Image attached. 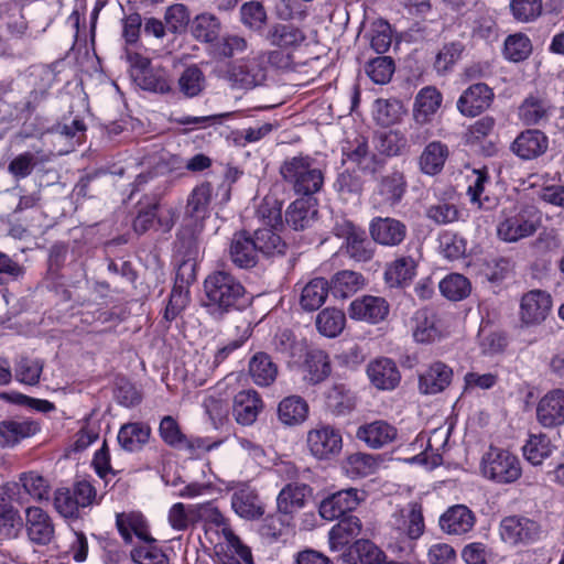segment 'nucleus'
Segmentation results:
<instances>
[{"instance_id": "f257e3e1", "label": "nucleus", "mask_w": 564, "mask_h": 564, "mask_svg": "<svg viewBox=\"0 0 564 564\" xmlns=\"http://www.w3.org/2000/svg\"><path fill=\"white\" fill-rule=\"evenodd\" d=\"M204 307L215 318L238 308L245 300L243 285L229 272L219 270L210 273L204 282Z\"/></svg>"}, {"instance_id": "f03ea898", "label": "nucleus", "mask_w": 564, "mask_h": 564, "mask_svg": "<svg viewBox=\"0 0 564 564\" xmlns=\"http://www.w3.org/2000/svg\"><path fill=\"white\" fill-rule=\"evenodd\" d=\"M542 225V214L534 206L503 208L496 225L497 237L513 243L533 236Z\"/></svg>"}, {"instance_id": "7ed1b4c3", "label": "nucleus", "mask_w": 564, "mask_h": 564, "mask_svg": "<svg viewBox=\"0 0 564 564\" xmlns=\"http://www.w3.org/2000/svg\"><path fill=\"white\" fill-rule=\"evenodd\" d=\"M280 173L295 193L305 196L317 193L324 183V174L319 163L308 155H299L285 160L280 167Z\"/></svg>"}, {"instance_id": "20e7f679", "label": "nucleus", "mask_w": 564, "mask_h": 564, "mask_svg": "<svg viewBox=\"0 0 564 564\" xmlns=\"http://www.w3.org/2000/svg\"><path fill=\"white\" fill-rule=\"evenodd\" d=\"M479 471L494 484L509 485L521 477L522 467L519 457L510 451L490 446L481 456Z\"/></svg>"}, {"instance_id": "39448f33", "label": "nucleus", "mask_w": 564, "mask_h": 564, "mask_svg": "<svg viewBox=\"0 0 564 564\" xmlns=\"http://www.w3.org/2000/svg\"><path fill=\"white\" fill-rule=\"evenodd\" d=\"M289 365L300 371L312 384L324 381L330 373L327 354L318 348H308L304 341H293L289 349Z\"/></svg>"}, {"instance_id": "423d86ee", "label": "nucleus", "mask_w": 564, "mask_h": 564, "mask_svg": "<svg viewBox=\"0 0 564 564\" xmlns=\"http://www.w3.org/2000/svg\"><path fill=\"white\" fill-rule=\"evenodd\" d=\"M192 512L195 513L196 521H204L219 530L221 539L218 544L219 549H224L225 544L229 551L238 554L247 564L252 563L251 550L234 533L224 514L213 502L193 505Z\"/></svg>"}, {"instance_id": "0eeeda50", "label": "nucleus", "mask_w": 564, "mask_h": 564, "mask_svg": "<svg viewBox=\"0 0 564 564\" xmlns=\"http://www.w3.org/2000/svg\"><path fill=\"white\" fill-rule=\"evenodd\" d=\"M12 503L22 506L28 500L18 484L8 482L0 492V540L15 539L21 531L22 521Z\"/></svg>"}, {"instance_id": "6e6552de", "label": "nucleus", "mask_w": 564, "mask_h": 564, "mask_svg": "<svg viewBox=\"0 0 564 564\" xmlns=\"http://www.w3.org/2000/svg\"><path fill=\"white\" fill-rule=\"evenodd\" d=\"M333 231L335 236L345 240L340 249H345L350 258L359 262H366L372 258L373 250L364 229L341 217L336 219Z\"/></svg>"}, {"instance_id": "1a4fd4ad", "label": "nucleus", "mask_w": 564, "mask_h": 564, "mask_svg": "<svg viewBox=\"0 0 564 564\" xmlns=\"http://www.w3.org/2000/svg\"><path fill=\"white\" fill-rule=\"evenodd\" d=\"M174 224L171 208L164 209L155 196H145L139 200L137 216L133 220V229L143 234L158 225L163 231H167Z\"/></svg>"}, {"instance_id": "9d476101", "label": "nucleus", "mask_w": 564, "mask_h": 564, "mask_svg": "<svg viewBox=\"0 0 564 564\" xmlns=\"http://www.w3.org/2000/svg\"><path fill=\"white\" fill-rule=\"evenodd\" d=\"M541 534V525L523 516L506 517L499 524L500 539L511 546L533 543L540 539Z\"/></svg>"}, {"instance_id": "9b49d317", "label": "nucleus", "mask_w": 564, "mask_h": 564, "mask_svg": "<svg viewBox=\"0 0 564 564\" xmlns=\"http://www.w3.org/2000/svg\"><path fill=\"white\" fill-rule=\"evenodd\" d=\"M226 489L232 491L231 509L238 517L256 520L263 516L264 505L257 490L248 482L230 481Z\"/></svg>"}, {"instance_id": "f8f14e48", "label": "nucleus", "mask_w": 564, "mask_h": 564, "mask_svg": "<svg viewBox=\"0 0 564 564\" xmlns=\"http://www.w3.org/2000/svg\"><path fill=\"white\" fill-rule=\"evenodd\" d=\"M306 442L311 454L318 459H330L343 448L340 432L330 425H318L308 431Z\"/></svg>"}, {"instance_id": "ddd939ff", "label": "nucleus", "mask_w": 564, "mask_h": 564, "mask_svg": "<svg viewBox=\"0 0 564 564\" xmlns=\"http://www.w3.org/2000/svg\"><path fill=\"white\" fill-rule=\"evenodd\" d=\"M364 499L365 492L356 488L339 490L321 501L318 513L321 518L333 521L355 510Z\"/></svg>"}, {"instance_id": "4468645a", "label": "nucleus", "mask_w": 564, "mask_h": 564, "mask_svg": "<svg viewBox=\"0 0 564 564\" xmlns=\"http://www.w3.org/2000/svg\"><path fill=\"white\" fill-rule=\"evenodd\" d=\"M551 308V295L545 291L533 290L522 296L519 317L525 326L539 325L546 319Z\"/></svg>"}, {"instance_id": "2eb2a0df", "label": "nucleus", "mask_w": 564, "mask_h": 564, "mask_svg": "<svg viewBox=\"0 0 564 564\" xmlns=\"http://www.w3.org/2000/svg\"><path fill=\"white\" fill-rule=\"evenodd\" d=\"M24 527L32 544L48 545L54 540V523L47 512L39 507L25 509Z\"/></svg>"}, {"instance_id": "dca6fc26", "label": "nucleus", "mask_w": 564, "mask_h": 564, "mask_svg": "<svg viewBox=\"0 0 564 564\" xmlns=\"http://www.w3.org/2000/svg\"><path fill=\"white\" fill-rule=\"evenodd\" d=\"M390 312V305L384 297L364 295L354 300L348 308L352 319L378 324L384 321Z\"/></svg>"}, {"instance_id": "f3484780", "label": "nucleus", "mask_w": 564, "mask_h": 564, "mask_svg": "<svg viewBox=\"0 0 564 564\" xmlns=\"http://www.w3.org/2000/svg\"><path fill=\"white\" fill-rule=\"evenodd\" d=\"M451 435V427L440 426L434 429L429 436L419 435L415 443H420V446L426 445L425 451L413 457V462L424 464L430 468L437 467L442 464V452L447 445Z\"/></svg>"}, {"instance_id": "a211bd4d", "label": "nucleus", "mask_w": 564, "mask_h": 564, "mask_svg": "<svg viewBox=\"0 0 564 564\" xmlns=\"http://www.w3.org/2000/svg\"><path fill=\"white\" fill-rule=\"evenodd\" d=\"M372 240L384 247H397L406 237L408 228L401 220L392 217H375L369 224Z\"/></svg>"}, {"instance_id": "6ab92c4d", "label": "nucleus", "mask_w": 564, "mask_h": 564, "mask_svg": "<svg viewBox=\"0 0 564 564\" xmlns=\"http://www.w3.org/2000/svg\"><path fill=\"white\" fill-rule=\"evenodd\" d=\"M536 419L544 427L564 424L563 389H553L540 399L536 405Z\"/></svg>"}, {"instance_id": "aec40b11", "label": "nucleus", "mask_w": 564, "mask_h": 564, "mask_svg": "<svg viewBox=\"0 0 564 564\" xmlns=\"http://www.w3.org/2000/svg\"><path fill=\"white\" fill-rule=\"evenodd\" d=\"M425 530L422 505L412 501L400 510L395 519V531L404 540H417Z\"/></svg>"}, {"instance_id": "412c9836", "label": "nucleus", "mask_w": 564, "mask_h": 564, "mask_svg": "<svg viewBox=\"0 0 564 564\" xmlns=\"http://www.w3.org/2000/svg\"><path fill=\"white\" fill-rule=\"evenodd\" d=\"M476 523L474 512L465 505H455L441 514L438 525L449 535H463L473 530Z\"/></svg>"}, {"instance_id": "4be33fe9", "label": "nucleus", "mask_w": 564, "mask_h": 564, "mask_svg": "<svg viewBox=\"0 0 564 564\" xmlns=\"http://www.w3.org/2000/svg\"><path fill=\"white\" fill-rule=\"evenodd\" d=\"M341 564H400L369 540H357L341 556Z\"/></svg>"}, {"instance_id": "5701e85b", "label": "nucleus", "mask_w": 564, "mask_h": 564, "mask_svg": "<svg viewBox=\"0 0 564 564\" xmlns=\"http://www.w3.org/2000/svg\"><path fill=\"white\" fill-rule=\"evenodd\" d=\"M40 424L31 419H10L0 422V444L13 447L40 432Z\"/></svg>"}, {"instance_id": "b1692460", "label": "nucleus", "mask_w": 564, "mask_h": 564, "mask_svg": "<svg viewBox=\"0 0 564 564\" xmlns=\"http://www.w3.org/2000/svg\"><path fill=\"white\" fill-rule=\"evenodd\" d=\"M452 379V368L435 361L419 375V390L423 394H437L451 384Z\"/></svg>"}, {"instance_id": "393cba45", "label": "nucleus", "mask_w": 564, "mask_h": 564, "mask_svg": "<svg viewBox=\"0 0 564 564\" xmlns=\"http://www.w3.org/2000/svg\"><path fill=\"white\" fill-rule=\"evenodd\" d=\"M494 98L491 88L482 83L468 87L457 101L459 111L469 117H475L486 110Z\"/></svg>"}, {"instance_id": "a878e982", "label": "nucleus", "mask_w": 564, "mask_h": 564, "mask_svg": "<svg viewBox=\"0 0 564 564\" xmlns=\"http://www.w3.org/2000/svg\"><path fill=\"white\" fill-rule=\"evenodd\" d=\"M397 429L387 421L377 420L365 423L357 429L356 437L370 448H381L397 437Z\"/></svg>"}, {"instance_id": "bb28decb", "label": "nucleus", "mask_w": 564, "mask_h": 564, "mask_svg": "<svg viewBox=\"0 0 564 564\" xmlns=\"http://www.w3.org/2000/svg\"><path fill=\"white\" fill-rule=\"evenodd\" d=\"M367 375L371 383L379 390H392L401 380L395 362L384 357L371 361L367 366Z\"/></svg>"}, {"instance_id": "cd10ccee", "label": "nucleus", "mask_w": 564, "mask_h": 564, "mask_svg": "<svg viewBox=\"0 0 564 564\" xmlns=\"http://www.w3.org/2000/svg\"><path fill=\"white\" fill-rule=\"evenodd\" d=\"M263 402L254 390H242L235 395L232 414L238 424H253L262 411Z\"/></svg>"}, {"instance_id": "c85d7f7f", "label": "nucleus", "mask_w": 564, "mask_h": 564, "mask_svg": "<svg viewBox=\"0 0 564 564\" xmlns=\"http://www.w3.org/2000/svg\"><path fill=\"white\" fill-rule=\"evenodd\" d=\"M265 66L260 56L242 59L230 69V78L242 88H252L265 79Z\"/></svg>"}, {"instance_id": "c756f323", "label": "nucleus", "mask_w": 564, "mask_h": 564, "mask_svg": "<svg viewBox=\"0 0 564 564\" xmlns=\"http://www.w3.org/2000/svg\"><path fill=\"white\" fill-rule=\"evenodd\" d=\"M443 101L442 94L433 86H426L419 90L413 107V118L419 124L432 121Z\"/></svg>"}, {"instance_id": "7c9ffc66", "label": "nucleus", "mask_w": 564, "mask_h": 564, "mask_svg": "<svg viewBox=\"0 0 564 564\" xmlns=\"http://www.w3.org/2000/svg\"><path fill=\"white\" fill-rule=\"evenodd\" d=\"M267 40L280 48L296 50L305 43L306 34L293 23H274L268 30Z\"/></svg>"}, {"instance_id": "2f4dec72", "label": "nucleus", "mask_w": 564, "mask_h": 564, "mask_svg": "<svg viewBox=\"0 0 564 564\" xmlns=\"http://www.w3.org/2000/svg\"><path fill=\"white\" fill-rule=\"evenodd\" d=\"M549 147L547 137L540 130H525L513 141L512 151L523 160L542 155Z\"/></svg>"}, {"instance_id": "473e14b6", "label": "nucleus", "mask_w": 564, "mask_h": 564, "mask_svg": "<svg viewBox=\"0 0 564 564\" xmlns=\"http://www.w3.org/2000/svg\"><path fill=\"white\" fill-rule=\"evenodd\" d=\"M151 427L144 422H128L118 432L119 446L129 453L141 451L149 442Z\"/></svg>"}, {"instance_id": "72a5a7b5", "label": "nucleus", "mask_w": 564, "mask_h": 564, "mask_svg": "<svg viewBox=\"0 0 564 564\" xmlns=\"http://www.w3.org/2000/svg\"><path fill=\"white\" fill-rule=\"evenodd\" d=\"M116 524L120 535L127 543H132L134 539L139 543L151 535L148 522L140 512L117 513Z\"/></svg>"}, {"instance_id": "f704fd0d", "label": "nucleus", "mask_w": 564, "mask_h": 564, "mask_svg": "<svg viewBox=\"0 0 564 564\" xmlns=\"http://www.w3.org/2000/svg\"><path fill=\"white\" fill-rule=\"evenodd\" d=\"M268 218V225L270 227L256 230L253 238L254 243H257L259 251L264 254L283 253L285 243L282 241L281 237L273 231V227L281 221L280 209L272 212Z\"/></svg>"}, {"instance_id": "c9c22d12", "label": "nucleus", "mask_w": 564, "mask_h": 564, "mask_svg": "<svg viewBox=\"0 0 564 564\" xmlns=\"http://www.w3.org/2000/svg\"><path fill=\"white\" fill-rule=\"evenodd\" d=\"M417 263L411 256L390 262L384 271V281L390 288L408 285L416 275Z\"/></svg>"}, {"instance_id": "e433bc0d", "label": "nucleus", "mask_w": 564, "mask_h": 564, "mask_svg": "<svg viewBox=\"0 0 564 564\" xmlns=\"http://www.w3.org/2000/svg\"><path fill=\"white\" fill-rule=\"evenodd\" d=\"M361 532V522L355 516L341 519L328 532V545L332 552L344 549L352 539Z\"/></svg>"}, {"instance_id": "4c0bfd02", "label": "nucleus", "mask_w": 564, "mask_h": 564, "mask_svg": "<svg viewBox=\"0 0 564 564\" xmlns=\"http://www.w3.org/2000/svg\"><path fill=\"white\" fill-rule=\"evenodd\" d=\"M259 249L254 239L246 234H236L231 240L229 254L231 261L239 268H251L257 263Z\"/></svg>"}, {"instance_id": "58836bf2", "label": "nucleus", "mask_w": 564, "mask_h": 564, "mask_svg": "<svg viewBox=\"0 0 564 564\" xmlns=\"http://www.w3.org/2000/svg\"><path fill=\"white\" fill-rule=\"evenodd\" d=\"M404 192L405 181L403 175L399 172H393L382 177L373 195V199L378 204L392 206L402 198Z\"/></svg>"}, {"instance_id": "ea45409f", "label": "nucleus", "mask_w": 564, "mask_h": 564, "mask_svg": "<svg viewBox=\"0 0 564 564\" xmlns=\"http://www.w3.org/2000/svg\"><path fill=\"white\" fill-rule=\"evenodd\" d=\"M317 214V209L312 198H299L294 200L286 209V223L295 230H302L311 226Z\"/></svg>"}, {"instance_id": "a19ab883", "label": "nucleus", "mask_w": 564, "mask_h": 564, "mask_svg": "<svg viewBox=\"0 0 564 564\" xmlns=\"http://www.w3.org/2000/svg\"><path fill=\"white\" fill-rule=\"evenodd\" d=\"M308 415V404L299 395L284 398L278 406L279 420L289 426L303 423Z\"/></svg>"}, {"instance_id": "79ce46f5", "label": "nucleus", "mask_w": 564, "mask_h": 564, "mask_svg": "<svg viewBox=\"0 0 564 564\" xmlns=\"http://www.w3.org/2000/svg\"><path fill=\"white\" fill-rule=\"evenodd\" d=\"M448 154L446 144L440 141L430 142L420 156L421 171L427 175H436L444 167Z\"/></svg>"}, {"instance_id": "37998d69", "label": "nucleus", "mask_w": 564, "mask_h": 564, "mask_svg": "<svg viewBox=\"0 0 564 564\" xmlns=\"http://www.w3.org/2000/svg\"><path fill=\"white\" fill-rule=\"evenodd\" d=\"M249 373L259 387H269L278 376V367L264 352L256 354L249 361Z\"/></svg>"}, {"instance_id": "c03bdc74", "label": "nucleus", "mask_w": 564, "mask_h": 564, "mask_svg": "<svg viewBox=\"0 0 564 564\" xmlns=\"http://www.w3.org/2000/svg\"><path fill=\"white\" fill-rule=\"evenodd\" d=\"M329 284L323 278H315L307 282L301 292L300 304L305 311L319 308L327 299Z\"/></svg>"}, {"instance_id": "a18cd8bd", "label": "nucleus", "mask_w": 564, "mask_h": 564, "mask_svg": "<svg viewBox=\"0 0 564 564\" xmlns=\"http://www.w3.org/2000/svg\"><path fill=\"white\" fill-rule=\"evenodd\" d=\"M404 113V106L398 99L380 98L373 102V119L378 124L382 127H389L399 123Z\"/></svg>"}, {"instance_id": "49530a36", "label": "nucleus", "mask_w": 564, "mask_h": 564, "mask_svg": "<svg viewBox=\"0 0 564 564\" xmlns=\"http://www.w3.org/2000/svg\"><path fill=\"white\" fill-rule=\"evenodd\" d=\"M365 284L366 280L362 274L343 270L333 276L329 289L335 296L345 299L361 290Z\"/></svg>"}, {"instance_id": "de8ad7c7", "label": "nucleus", "mask_w": 564, "mask_h": 564, "mask_svg": "<svg viewBox=\"0 0 564 564\" xmlns=\"http://www.w3.org/2000/svg\"><path fill=\"white\" fill-rule=\"evenodd\" d=\"M308 487L300 484L286 485L278 495V510L284 514L293 513L305 505Z\"/></svg>"}, {"instance_id": "09e8293b", "label": "nucleus", "mask_w": 564, "mask_h": 564, "mask_svg": "<svg viewBox=\"0 0 564 564\" xmlns=\"http://www.w3.org/2000/svg\"><path fill=\"white\" fill-rule=\"evenodd\" d=\"M551 112L549 100L540 96L527 97L519 107V117L525 124H536L546 120Z\"/></svg>"}, {"instance_id": "8fccbe9b", "label": "nucleus", "mask_w": 564, "mask_h": 564, "mask_svg": "<svg viewBox=\"0 0 564 564\" xmlns=\"http://www.w3.org/2000/svg\"><path fill=\"white\" fill-rule=\"evenodd\" d=\"M131 557L137 564H169V557L150 535L131 550Z\"/></svg>"}, {"instance_id": "3c124183", "label": "nucleus", "mask_w": 564, "mask_h": 564, "mask_svg": "<svg viewBox=\"0 0 564 564\" xmlns=\"http://www.w3.org/2000/svg\"><path fill=\"white\" fill-rule=\"evenodd\" d=\"M413 337L415 341L427 344L440 337L435 315L427 310H420L413 317Z\"/></svg>"}, {"instance_id": "603ef678", "label": "nucleus", "mask_w": 564, "mask_h": 564, "mask_svg": "<svg viewBox=\"0 0 564 564\" xmlns=\"http://www.w3.org/2000/svg\"><path fill=\"white\" fill-rule=\"evenodd\" d=\"M17 484L20 486L21 494L25 496L28 501V497L36 501H44L50 499L48 481L35 471L22 474L20 477V482Z\"/></svg>"}, {"instance_id": "864d4df0", "label": "nucleus", "mask_w": 564, "mask_h": 564, "mask_svg": "<svg viewBox=\"0 0 564 564\" xmlns=\"http://www.w3.org/2000/svg\"><path fill=\"white\" fill-rule=\"evenodd\" d=\"M212 186L209 183L197 185L188 196L186 214L195 219H203L208 215L212 202Z\"/></svg>"}, {"instance_id": "5fc2aeb1", "label": "nucleus", "mask_w": 564, "mask_h": 564, "mask_svg": "<svg viewBox=\"0 0 564 564\" xmlns=\"http://www.w3.org/2000/svg\"><path fill=\"white\" fill-rule=\"evenodd\" d=\"M551 440L543 434L532 435L524 444L522 451L524 458L532 465H541L554 451Z\"/></svg>"}, {"instance_id": "6e6d98bb", "label": "nucleus", "mask_w": 564, "mask_h": 564, "mask_svg": "<svg viewBox=\"0 0 564 564\" xmlns=\"http://www.w3.org/2000/svg\"><path fill=\"white\" fill-rule=\"evenodd\" d=\"M346 316L340 310L325 308L316 316V328L325 337L334 338L345 328Z\"/></svg>"}, {"instance_id": "4d7b16f0", "label": "nucleus", "mask_w": 564, "mask_h": 564, "mask_svg": "<svg viewBox=\"0 0 564 564\" xmlns=\"http://www.w3.org/2000/svg\"><path fill=\"white\" fill-rule=\"evenodd\" d=\"M378 467L379 460L366 453H355L344 464L345 473L350 478L367 477L375 474Z\"/></svg>"}, {"instance_id": "13d9d810", "label": "nucleus", "mask_w": 564, "mask_h": 564, "mask_svg": "<svg viewBox=\"0 0 564 564\" xmlns=\"http://www.w3.org/2000/svg\"><path fill=\"white\" fill-rule=\"evenodd\" d=\"M441 293L451 301H462L470 294L469 280L459 273H452L440 282Z\"/></svg>"}, {"instance_id": "bf43d9fd", "label": "nucleus", "mask_w": 564, "mask_h": 564, "mask_svg": "<svg viewBox=\"0 0 564 564\" xmlns=\"http://www.w3.org/2000/svg\"><path fill=\"white\" fill-rule=\"evenodd\" d=\"M3 28L11 35H20L25 31L26 21L19 3H9L0 9V29Z\"/></svg>"}, {"instance_id": "052dcab7", "label": "nucleus", "mask_w": 564, "mask_h": 564, "mask_svg": "<svg viewBox=\"0 0 564 564\" xmlns=\"http://www.w3.org/2000/svg\"><path fill=\"white\" fill-rule=\"evenodd\" d=\"M191 29L198 41L213 42L220 32V22L214 14L202 13L193 20Z\"/></svg>"}, {"instance_id": "680f3d73", "label": "nucleus", "mask_w": 564, "mask_h": 564, "mask_svg": "<svg viewBox=\"0 0 564 564\" xmlns=\"http://www.w3.org/2000/svg\"><path fill=\"white\" fill-rule=\"evenodd\" d=\"M532 52L530 39L523 33L509 35L505 41L503 56L510 62H521Z\"/></svg>"}, {"instance_id": "e2e57ef3", "label": "nucleus", "mask_w": 564, "mask_h": 564, "mask_svg": "<svg viewBox=\"0 0 564 564\" xmlns=\"http://www.w3.org/2000/svg\"><path fill=\"white\" fill-rule=\"evenodd\" d=\"M509 9L517 22L530 23L541 17L543 0H510Z\"/></svg>"}, {"instance_id": "0e129e2a", "label": "nucleus", "mask_w": 564, "mask_h": 564, "mask_svg": "<svg viewBox=\"0 0 564 564\" xmlns=\"http://www.w3.org/2000/svg\"><path fill=\"white\" fill-rule=\"evenodd\" d=\"M205 84L203 72L195 65L185 68L178 78L180 90L186 97L198 96L204 90Z\"/></svg>"}, {"instance_id": "69168bd1", "label": "nucleus", "mask_w": 564, "mask_h": 564, "mask_svg": "<svg viewBox=\"0 0 564 564\" xmlns=\"http://www.w3.org/2000/svg\"><path fill=\"white\" fill-rule=\"evenodd\" d=\"M327 405L337 414H345L356 405L354 392L343 384H335L327 394Z\"/></svg>"}, {"instance_id": "338daca9", "label": "nucleus", "mask_w": 564, "mask_h": 564, "mask_svg": "<svg viewBox=\"0 0 564 564\" xmlns=\"http://www.w3.org/2000/svg\"><path fill=\"white\" fill-rule=\"evenodd\" d=\"M365 70L375 84L383 85L391 79L394 73V62L389 56H379L369 61Z\"/></svg>"}, {"instance_id": "774afa93", "label": "nucleus", "mask_w": 564, "mask_h": 564, "mask_svg": "<svg viewBox=\"0 0 564 564\" xmlns=\"http://www.w3.org/2000/svg\"><path fill=\"white\" fill-rule=\"evenodd\" d=\"M240 20L248 29L260 31L267 21V11L259 1H248L240 8Z\"/></svg>"}]
</instances>
